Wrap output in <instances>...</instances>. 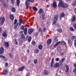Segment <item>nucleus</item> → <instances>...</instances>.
I'll return each instance as SVG.
<instances>
[{"label": "nucleus", "mask_w": 76, "mask_h": 76, "mask_svg": "<svg viewBox=\"0 0 76 76\" xmlns=\"http://www.w3.org/2000/svg\"><path fill=\"white\" fill-rule=\"evenodd\" d=\"M9 56H10V57L11 58H12L13 57V55L10 53H9Z\"/></svg>", "instance_id": "e433bc0d"}, {"label": "nucleus", "mask_w": 76, "mask_h": 76, "mask_svg": "<svg viewBox=\"0 0 76 76\" xmlns=\"http://www.w3.org/2000/svg\"><path fill=\"white\" fill-rule=\"evenodd\" d=\"M64 4L63 2L61 0L59 1L58 4V7H64L63 6Z\"/></svg>", "instance_id": "7ed1b4c3"}, {"label": "nucleus", "mask_w": 76, "mask_h": 76, "mask_svg": "<svg viewBox=\"0 0 76 76\" xmlns=\"http://www.w3.org/2000/svg\"><path fill=\"white\" fill-rule=\"evenodd\" d=\"M21 23H22L19 22V26H20V25H21Z\"/></svg>", "instance_id": "e2e57ef3"}, {"label": "nucleus", "mask_w": 76, "mask_h": 76, "mask_svg": "<svg viewBox=\"0 0 76 76\" xmlns=\"http://www.w3.org/2000/svg\"><path fill=\"white\" fill-rule=\"evenodd\" d=\"M4 53V49L3 48H1L0 49V54H1Z\"/></svg>", "instance_id": "f8f14e48"}, {"label": "nucleus", "mask_w": 76, "mask_h": 76, "mask_svg": "<svg viewBox=\"0 0 76 76\" xmlns=\"http://www.w3.org/2000/svg\"><path fill=\"white\" fill-rule=\"evenodd\" d=\"M58 18V15H55L54 17V22L53 23V25H55L57 21V18Z\"/></svg>", "instance_id": "f257e3e1"}, {"label": "nucleus", "mask_w": 76, "mask_h": 76, "mask_svg": "<svg viewBox=\"0 0 76 76\" xmlns=\"http://www.w3.org/2000/svg\"><path fill=\"white\" fill-rule=\"evenodd\" d=\"M54 52H51V55H54Z\"/></svg>", "instance_id": "13d9d810"}, {"label": "nucleus", "mask_w": 76, "mask_h": 76, "mask_svg": "<svg viewBox=\"0 0 76 76\" xmlns=\"http://www.w3.org/2000/svg\"><path fill=\"white\" fill-rule=\"evenodd\" d=\"M69 29L70 31H72V32L74 31L75 30V29H74V28H73L72 27H70L69 28Z\"/></svg>", "instance_id": "473e14b6"}, {"label": "nucleus", "mask_w": 76, "mask_h": 76, "mask_svg": "<svg viewBox=\"0 0 76 76\" xmlns=\"http://www.w3.org/2000/svg\"><path fill=\"white\" fill-rule=\"evenodd\" d=\"M32 44H33V45H35V42L34 41H33L32 42Z\"/></svg>", "instance_id": "864d4df0"}, {"label": "nucleus", "mask_w": 76, "mask_h": 76, "mask_svg": "<svg viewBox=\"0 0 76 76\" xmlns=\"http://www.w3.org/2000/svg\"><path fill=\"white\" fill-rule=\"evenodd\" d=\"M2 3V4H3V6L4 7H7V4H6V3H5V2H4V1Z\"/></svg>", "instance_id": "5701e85b"}, {"label": "nucleus", "mask_w": 76, "mask_h": 76, "mask_svg": "<svg viewBox=\"0 0 76 76\" xmlns=\"http://www.w3.org/2000/svg\"><path fill=\"white\" fill-rule=\"evenodd\" d=\"M75 12L76 13V8H75Z\"/></svg>", "instance_id": "774afa93"}, {"label": "nucleus", "mask_w": 76, "mask_h": 76, "mask_svg": "<svg viewBox=\"0 0 76 76\" xmlns=\"http://www.w3.org/2000/svg\"><path fill=\"white\" fill-rule=\"evenodd\" d=\"M69 66H68L67 65H66V69L64 70L66 73H67L68 72V71H69Z\"/></svg>", "instance_id": "20e7f679"}, {"label": "nucleus", "mask_w": 76, "mask_h": 76, "mask_svg": "<svg viewBox=\"0 0 76 76\" xmlns=\"http://www.w3.org/2000/svg\"><path fill=\"white\" fill-rule=\"evenodd\" d=\"M15 1V0H11V1L12 3V4H14L15 3V1Z\"/></svg>", "instance_id": "49530a36"}, {"label": "nucleus", "mask_w": 76, "mask_h": 76, "mask_svg": "<svg viewBox=\"0 0 76 76\" xmlns=\"http://www.w3.org/2000/svg\"><path fill=\"white\" fill-rule=\"evenodd\" d=\"M34 64H37V59H35L34 60Z\"/></svg>", "instance_id": "c03bdc74"}, {"label": "nucleus", "mask_w": 76, "mask_h": 76, "mask_svg": "<svg viewBox=\"0 0 76 76\" xmlns=\"http://www.w3.org/2000/svg\"><path fill=\"white\" fill-rule=\"evenodd\" d=\"M53 6L54 8H56L57 7V4L55 2L53 3Z\"/></svg>", "instance_id": "dca6fc26"}, {"label": "nucleus", "mask_w": 76, "mask_h": 76, "mask_svg": "<svg viewBox=\"0 0 76 76\" xmlns=\"http://www.w3.org/2000/svg\"><path fill=\"white\" fill-rule=\"evenodd\" d=\"M25 35H26L27 34V31H24Z\"/></svg>", "instance_id": "bf43d9fd"}, {"label": "nucleus", "mask_w": 76, "mask_h": 76, "mask_svg": "<svg viewBox=\"0 0 76 76\" xmlns=\"http://www.w3.org/2000/svg\"><path fill=\"white\" fill-rule=\"evenodd\" d=\"M8 73V71L7 69H5L3 70L2 74L3 75H6Z\"/></svg>", "instance_id": "9b49d317"}, {"label": "nucleus", "mask_w": 76, "mask_h": 76, "mask_svg": "<svg viewBox=\"0 0 76 76\" xmlns=\"http://www.w3.org/2000/svg\"><path fill=\"white\" fill-rule=\"evenodd\" d=\"M66 44V42H62L61 43V45H65Z\"/></svg>", "instance_id": "2f4dec72"}, {"label": "nucleus", "mask_w": 76, "mask_h": 76, "mask_svg": "<svg viewBox=\"0 0 76 76\" xmlns=\"http://www.w3.org/2000/svg\"><path fill=\"white\" fill-rule=\"evenodd\" d=\"M33 10L34 11H35V12H37V11L38 10V9H37V8L35 7H34L33 8Z\"/></svg>", "instance_id": "c756f323"}, {"label": "nucleus", "mask_w": 76, "mask_h": 76, "mask_svg": "<svg viewBox=\"0 0 76 76\" xmlns=\"http://www.w3.org/2000/svg\"><path fill=\"white\" fill-rule=\"evenodd\" d=\"M68 41L69 45H71V44H72V41H71V40H70V39H68Z\"/></svg>", "instance_id": "cd10ccee"}, {"label": "nucleus", "mask_w": 76, "mask_h": 76, "mask_svg": "<svg viewBox=\"0 0 76 76\" xmlns=\"http://www.w3.org/2000/svg\"><path fill=\"white\" fill-rule=\"evenodd\" d=\"M16 39H15V44H16V45H18V42L16 41Z\"/></svg>", "instance_id": "4c0bfd02"}, {"label": "nucleus", "mask_w": 76, "mask_h": 76, "mask_svg": "<svg viewBox=\"0 0 76 76\" xmlns=\"http://www.w3.org/2000/svg\"><path fill=\"white\" fill-rule=\"evenodd\" d=\"M0 58H2L3 57V56L0 55Z\"/></svg>", "instance_id": "338daca9"}, {"label": "nucleus", "mask_w": 76, "mask_h": 76, "mask_svg": "<svg viewBox=\"0 0 76 76\" xmlns=\"http://www.w3.org/2000/svg\"><path fill=\"white\" fill-rule=\"evenodd\" d=\"M27 31H28V29L27 28H26L24 30V32H27Z\"/></svg>", "instance_id": "603ef678"}, {"label": "nucleus", "mask_w": 76, "mask_h": 76, "mask_svg": "<svg viewBox=\"0 0 76 76\" xmlns=\"http://www.w3.org/2000/svg\"><path fill=\"white\" fill-rule=\"evenodd\" d=\"M10 18L11 20H13L14 19V17L13 16V15H10Z\"/></svg>", "instance_id": "aec40b11"}, {"label": "nucleus", "mask_w": 76, "mask_h": 76, "mask_svg": "<svg viewBox=\"0 0 76 76\" xmlns=\"http://www.w3.org/2000/svg\"><path fill=\"white\" fill-rule=\"evenodd\" d=\"M44 12V11H43V10L42 9H40L38 12L39 13V14H41L42 12Z\"/></svg>", "instance_id": "412c9836"}, {"label": "nucleus", "mask_w": 76, "mask_h": 76, "mask_svg": "<svg viewBox=\"0 0 76 76\" xmlns=\"http://www.w3.org/2000/svg\"><path fill=\"white\" fill-rule=\"evenodd\" d=\"M43 32H45V31H46V28H44L43 29Z\"/></svg>", "instance_id": "052dcab7"}, {"label": "nucleus", "mask_w": 76, "mask_h": 76, "mask_svg": "<svg viewBox=\"0 0 76 76\" xmlns=\"http://www.w3.org/2000/svg\"><path fill=\"white\" fill-rule=\"evenodd\" d=\"M25 68V66H22L20 68H19L18 69V71H22Z\"/></svg>", "instance_id": "4468645a"}, {"label": "nucleus", "mask_w": 76, "mask_h": 76, "mask_svg": "<svg viewBox=\"0 0 76 76\" xmlns=\"http://www.w3.org/2000/svg\"><path fill=\"white\" fill-rule=\"evenodd\" d=\"M52 40L51 39H49L47 41V44L48 45H49V44H51V42Z\"/></svg>", "instance_id": "a211bd4d"}, {"label": "nucleus", "mask_w": 76, "mask_h": 76, "mask_svg": "<svg viewBox=\"0 0 76 76\" xmlns=\"http://www.w3.org/2000/svg\"><path fill=\"white\" fill-rule=\"evenodd\" d=\"M76 1H74V3H73L72 4V5H73V6H76Z\"/></svg>", "instance_id": "de8ad7c7"}, {"label": "nucleus", "mask_w": 76, "mask_h": 76, "mask_svg": "<svg viewBox=\"0 0 76 76\" xmlns=\"http://www.w3.org/2000/svg\"><path fill=\"white\" fill-rule=\"evenodd\" d=\"M57 50L59 52H61V47H58L57 48Z\"/></svg>", "instance_id": "393cba45"}, {"label": "nucleus", "mask_w": 76, "mask_h": 76, "mask_svg": "<svg viewBox=\"0 0 76 76\" xmlns=\"http://www.w3.org/2000/svg\"><path fill=\"white\" fill-rule=\"evenodd\" d=\"M64 55V53H61V56H63Z\"/></svg>", "instance_id": "680f3d73"}, {"label": "nucleus", "mask_w": 76, "mask_h": 76, "mask_svg": "<svg viewBox=\"0 0 76 76\" xmlns=\"http://www.w3.org/2000/svg\"><path fill=\"white\" fill-rule=\"evenodd\" d=\"M39 32H41V33H42V29H41V27L39 28Z\"/></svg>", "instance_id": "c9c22d12"}, {"label": "nucleus", "mask_w": 76, "mask_h": 76, "mask_svg": "<svg viewBox=\"0 0 76 76\" xmlns=\"http://www.w3.org/2000/svg\"><path fill=\"white\" fill-rule=\"evenodd\" d=\"M23 20H22V18H20L19 19V22H20V23H22V22Z\"/></svg>", "instance_id": "a18cd8bd"}, {"label": "nucleus", "mask_w": 76, "mask_h": 76, "mask_svg": "<svg viewBox=\"0 0 76 76\" xmlns=\"http://www.w3.org/2000/svg\"><path fill=\"white\" fill-rule=\"evenodd\" d=\"M5 20V18H4V17L0 18V21L1 20L0 24L1 25H3V23H4Z\"/></svg>", "instance_id": "f03ea898"}, {"label": "nucleus", "mask_w": 76, "mask_h": 76, "mask_svg": "<svg viewBox=\"0 0 76 76\" xmlns=\"http://www.w3.org/2000/svg\"><path fill=\"white\" fill-rule=\"evenodd\" d=\"M59 59H60L59 58H56V61H58L59 60Z\"/></svg>", "instance_id": "4d7b16f0"}, {"label": "nucleus", "mask_w": 76, "mask_h": 76, "mask_svg": "<svg viewBox=\"0 0 76 76\" xmlns=\"http://www.w3.org/2000/svg\"><path fill=\"white\" fill-rule=\"evenodd\" d=\"M2 35L4 37H7V34L5 32H3L2 33Z\"/></svg>", "instance_id": "b1692460"}, {"label": "nucleus", "mask_w": 76, "mask_h": 76, "mask_svg": "<svg viewBox=\"0 0 76 76\" xmlns=\"http://www.w3.org/2000/svg\"><path fill=\"white\" fill-rule=\"evenodd\" d=\"M17 19H15L14 20V25H16V24H17Z\"/></svg>", "instance_id": "f704fd0d"}, {"label": "nucleus", "mask_w": 76, "mask_h": 76, "mask_svg": "<svg viewBox=\"0 0 76 76\" xmlns=\"http://www.w3.org/2000/svg\"><path fill=\"white\" fill-rule=\"evenodd\" d=\"M18 23H17L14 26V29H16V28L18 27Z\"/></svg>", "instance_id": "79ce46f5"}, {"label": "nucleus", "mask_w": 76, "mask_h": 76, "mask_svg": "<svg viewBox=\"0 0 76 76\" xmlns=\"http://www.w3.org/2000/svg\"><path fill=\"white\" fill-rule=\"evenodd\" d=\"M54 58H53L52 59V62L51 63V64H50V66L51 67H53V64H54Z\"/></svg>", "instance_id": "9d476101"}, {"label": "nucleus", "mask_w": 76, "mask_h": 76, "mask_svg": "<svg viewBox=\"0 0 76 76\" xmlns=\"http://www.w3.org/2000/svg\"><path fill=\"white\" fill-rule=\"evenodd\" d=\"M2 58H3L4 59V58H5V57H4V56H2Z\"/></svg>", "instance_id": "0e129e2a"}, {"label": "nucleus", "mask_w": 76, "mask_h": 76, "mask_svg": "<svg viewBox=\"0 0 76 76\" xmlns=\"http://www.w3.org/2000/svg\"><path fill=\"white\" fill-rule=\"evenodd\" d=\"M43 73L45 75H47L48 73V72L47 70L45 69L43 72Z\"/></svg>", "instance_id": "ddd939ff"}, {"label": "nucleus", "mask_w": 76, "mask_h": 76, "mask_svg": "<svg viewBox=\"0 0 76 76\" xmlns=\"http://www.w3.org/2000/svg\"><path fill=\"white\" fill-rule=\"evenodd\" d=\"M68 6H69V5H68V4H64L63 6H64V7H63V8L68 7Z\"/></svg>", "instance_id": "4be33fe9"}, {"label": "nucleus", "mask_w": 76, "mask_h": 76, "mask_svg": "<svg viewBox=\"0 0 76 76\" xmlns=\"http://www.w3.org/2000/svg\"><path fill=\"white\" fill-rule=\"evenodd\" d=\"M39 49H36L34 50V53H39Z\"/></svg>", "instance_id": "a878e982"}, {"label": "nucleus", "mask_w": 76, "mask_h": 76, "mask_svg": "<svg viewBox=\"0 0 76 76\" xmlns=\"http://www.w3.org/2000/svg\"><path fill=\"white\" fill-rule=\"evenodd\" d=\"M75 47H76V42H75Z\"/></svg>", "instance_id": "69168bd1"}, {"label": "nucleus", "mask_w": 76, "mask_h": 76, "mask_svg": "<svg viewBox=\"0 0 76 76\" xmlns=\"http://www.w3.org/2000/svg\"><path fill=\"white\" fill-rule=\"evenodd\" d=\"M64 60H65V58H63L59 62L60 66L63 64V62H64Z\"/></svg>", "instance_id": "39448f33"}, {"label": "nucleus", "mask_w": 76, "mask_h": 76, "mask_svg": "<svg viewBox=\"0 0 76 76\" xmlns=\"http://www.w3.org/2000/svg\"><path fill=\"white\" fill-rule=\"evenodd\" d=\"M54 67H60V64L58 63H56L54 66Z\"/></svg>", "instance_id": "1a4fd4ad"}, {"label": "nucleus", "mask_w": 76, "mask_h": 76, "mask_svg": "<svg viewBox=\"0 0 76 76\" xmlns=\"http://www.w3.org/2000/svg\"><path fill=\"white\" fill-rule=\"evenodd\" d=\"M71 20L72 22H75L76 20V17L75 15L73 16Z\"/></svg>", "instance_id": "423d86ee"}, {"label": "nucleus", "mask_w": 76, "mask_h": 76, "mask_svg": "<svg viewBox=\"0 0 76 76\" xmlns=\"http://www.w3.org/2000/svg\"><path fill=\"white\" fill-rule=\"evenodd\" d=\"M60 42H58L56 43V44L53 46V47H54V48H56V47H57V45H59Z\"/></svg>", "instance_id": "2eb2a0df"}, {"label": "nucleus", "mask_w": 76, "mask_h": 76, "mask_svg": "<svg viewBox=\"0 0 76 76\" xmlns=\"http://www.w3.org/2000/svg\"><path fill=\"white\" fill-rule=\"evenodd\" d=\"M57 31L59 32H62V29H58Z\"/></svg>", "instance_id": "ea45409f"}, {"label": "nucleus", "mask_w": 76, "mask_h": 76, "mask_svg": "<svg viewBox=\"0 0 76 76\" xmlns=\"http://www.w3.org/2000/svg\"><path fill=\"white\" fill-rule=\"evenodd\" d=\"M33 29L32 28H31L28 30V32L29 34H31L32 33V32H33Z\"/></svg>", "instance_id": "6ab92c4d"}, {"label": "nucleus", "mask_w": 76, "mask_h": 76, "mask_svg": "<svg viewBox=\"0 0 76 76\" xmlns=\"http://www.w3.org/2000/svg\"><path fill=\"white\" fill-rule=\"evenodd\" d=\"M44 16H45V15L44 14H43V15H42V20H45V17H44Z\"/></svg>", "instance_id": "58836bf2"}, {"label": "nucleus", "mask_w": 76, "mask_h": 76, "mask_svg": "<svg viewBox=\"0 0 76 76\" xmlns=\"http://www.w3.org/2000/svg\"><path fill=\"white\" fill-rule=\"evenodd\" d=\"M5 67H7V66H8V63H6L5 64Z\"/></svg>", "instance_id": "5fc2aeb1"}, {"label": "nucleus", "mask_w": 76, "mask_h": 76, "mask_svg": "<svg viewBox=\"0 0 76 76\" xmlns=\"http://www.w3.org/2000/svg\"><path fill=\"white\" fill-rule=\"evenodd\" d=\"M12 12H15V11H16L15 8H14V7H13L12 8Z\"/></svg>", "instance_id": "72a5a7b5"}, {"label": "nucleus", "mask_w": 76, "mask_h": 76, "mask_svg": "<svg viewBox=\"0 0 76 76\" xmlns=\"http://www.w3.org/2000/svg\"><path fill=\"white\" fill-rule=\"evenodd\" d=\"M21 38L22 39H24L25 38V36L23 34H22Z\"/></svg>", "instance_id": "37998d69"}, {"label": "nucleus", "mask_w": 76, "mask_h": 76, "mask_svg": "<svg viewBox=\"0 0 76 76\" xmlns=\"http://www.w3.org/2000/svg\"><path fill=\"white\" fill-rule=\"evenodd\" d=\"M4 45L6 47H9V42H5L4 43Z\"/></svg>", "instance_id": "6e6552de"}, {"label": "nucleus", "mask_w": 76, "mask_h": 76, "mask_svg": "<svg viewBox=\"0 0 76 76\" xmlns=\"http://www.w3.org/2000/svg\"><path fill=\"white\" fill-rule=\"evenodd\" d=\"M28 1H30V2H33L34 1V0H27Z\"/></svg>", "instance_id": "8fccbe9b"}, {"label": "nucleus", "mask_w": 76, "mask_h": 76, "mask_svg": "<svg viewBox=\"0 0 76 76\" xmlns=\"http://www.w3.org/2000/svg\"><path fill=\"white\" fill-rule=\"evenodd\" d=\"M61 17H64L65 16V15H64V13H62L61 14Z\"/></svg>", "instance_id": "09e8293b"}, {"label": "nucleus", "mask_w": 76, "mask_h": 76, "mask_svg": "<svg viewBox=\"0 0 76 76\" xmlns=\"http://www.w3.org/2000/svg\"><path fill=\"white\" fill-rule=\"evenodd\" d=\"M72 39L75 41V42H76V36H73L72 37Z\"/></svg>", "instance_id": "f3484780"}, {"label": "nucleus", "mask_w": 76, "mask_h": 76, "mask_svg": "<svg viewBox=\"0 0 76 76\" xmlns=\"http://www.w3.org/2000/svg\"><path fill=\"white\" fill-rule=\"evenodd\" d=\"M31 39L32 38L31 37H29L28 38V41H29V42H30Z\"/></svg>", "instance_id": "a19ab883"}, {"label": "nucleus", "mask_w": 76, "mask_h": 76, "mask_svg": "<svg viewBox=\"0 0 76 76\" xmlns=\"http://www.w3.org/2000/svg\"><path fill=\"white\" fill-rule=\"evenodd\" d=\"M42 45H40L38 46V48L39 49V50H42Z\"/></svg>", "instance_id": "bb28decb"}, {"label": "nucleus", "mask_w": 76, "mask_h": 76, "mask_svg": "<svg viewBox=\"0 0 76 76\" xmlns=\"http://www.w3.org/2000/svg\"><path fill=\"white\" fill-rule=\"evenodd\" d=\"M20 28L22 30H23V29H24V27H23V26H22Z\"/></svg>", "instance_id": "3c124183"}, {"label": "nucleus", "mask_w": 76, "mask_h": 76, "mask_svg": "<svg viewBox=\"0 0 76 76\" xmlns=\"http://www.w3.org/2000/svg\"><path fill=\"white\" fill-rule=\"evenodd\" d=\"M74 67L76 66L75 69H73V72L74 73H76V65L75 64H74Z\"/></svg>", "instance_id": "7c9ffc66"}, {"label": "nucleus", "mask_w": 76, "mask_h": 76, "mask_svg": "<svg viewBox=\"0 0 76 76\" xmlns=\"http://www.w3.org/2000/svg\"><path fill=\"white\" fill-rule=\"evenodd\" d=\"M19 4H20V1H19V0H17V5L18 6H19Z\"/></svg>", "instance_id": "c85d7f7f"}, {"label": "nucleus", "mask_w": 76, "mask_h": 76, "mask_svg": "<svg viewBox=\"0 0 76 76\" xmlns=\"http://www.w3.org/2000/svg\"><path fill=\"white\" fill-rule=\"evenodd\" d=\"M25 4L27 7H28L30 5V3H29V1H28L26 0L25 3Z\"/></svg>", "instance_id": "0eeeda50"}, {"label": "nucleus", "mask_w": 76, "mask_h": 76, "mask_svg": "<svg viewBox=\"0 0 76 76\" xmlns=\"http://www.w3.org/2000/svg\"><path fill=\"white\" fill-rule=\"evenodd\" d=\"M74 28H75V29H76V24H75L74 25Z\"/></svg>", "instance_id": "6e6d98bb"}]
</instances>
